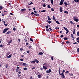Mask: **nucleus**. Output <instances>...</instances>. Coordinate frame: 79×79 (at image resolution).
Segmentation results:
<instances>
[{
    "label": "nucleus",
    "mask_w": 79,
    "mask_h": 79,
    "mask_svg": "<svg viewBox=\"0 0 79 79\" xmlns=\"http://www.w3.org/2000/svg\"><path fill=\"white\" fill-rule=\"evenodd\" d=\"M11 32V31H9L8 32H7L6 34H10Z\"/></svg>",
    "instance_id": "dca6fc26"
},
{
    "label": "nucleus",
    "mask_w": 79,
    "mask_h": 79,
    "mask_svg": "<svg viewBox=\"0 0 79 79\" xmlns=\"http://www.w3.org/2000/svg\"><path fill=\"white\" fill-rule=\"evenodd\" d=\"M43 6L44 7H45V6H46V5H45V4H43Z\"/></svg>",
    "instance_id": "09e8293b"
},
{
    "label": "nucleus",
    "mask_w": 79,
    "mask_h": 79,
    "mask_svg": "<svg viewBox=\"0 0 79 79\" xmlns=\"http://www.w3.org/2000/svg\"><path fill=\"white\" fill-rule=\"evenodd\" d=\"M38 78H40V77H42V76H41V75H38Z\"/></svg>",
    "instance_id": "aec40b11"
},
{
    "label": "nucleus",
    "mask_w": 79,
    "mask_h": 79,
    "mask_svg": "<svg viewBox=\"0 0 79 79\" xmlns=\"http://www.w3.org/2000/svg\"><path fill=\"white\" fill-rule=\"evenodd\" d=\"M29 37L27 36H26L25 37V38L24 39V40L25 41V42H27V40H29Z\"/></svg>",
    "instance_id": "f03ea898"
},
{
    "label": "nucleus",
    "mask_w": 79,
    "mask_h": 79,
    "mask_svg": "<svg viewBox=\"0 0 79 79\" xmlns=\"http://www.w3.org/2000/svg\"><path fill=\"white\" fill-rule=\"evenodd\" d=\"M74 1L75 2H79V0H74Z\"/></svg>",
    "instance_id": "4c0bfd02"
},
{
    "label": "nucleus",
    "mask_w": 79,
    "mask_h": 79,
    "mask_svg": "<svg viewBox=\"0 0 79 79\" xmlns=\"http://www.w3.org/2000/svg\"><path fill=\"white\" fill-rule=\"evenodd\" d=\"M56 23H57L58 24H60V22L58 20L56 21Z\"/></svg>",
    "instance_id": "bb28decb"
},
{
    "label": "nucleus",
    "mask_w": 79,
    "mask_h": 79,
    "mask_svg": "<svg viewBox=\"0 0 79 79\" xmlns=\"http://www.w3.org/2000/svg\"><path fill=\"white\" fill-rule=\"evenodd\" d=\"M46 11V10H41V12H45V11Z\"/></svg>",
    "instance_id": "e433bc0d"
},
{
    "label": "nucleus",
    "mask_w": 79,
    "mask_h": 79,
    "mask_svg": "<svg viewBox=\"0 0 79 79\" xmlns=\"http://www.w3.org/2000/svg\"><path fill=\"white\" fill-rule=\"evenodd\" d=\"M43 65L44 66H47V64L46 63H44L43 64Z\"/></svg>",
    "instance_id": "37998d69"
},
{
    "label": "nucleus",
    "mask_w": 79,
    "mask_h": 79,
    "mask_svg": "<svg viewBox=\"0 0 79 79\" xmlns=\"http://www.w3.org/2000/svg\"><path fill=\"white\" fill-rule=\"evenodd\" d=\"M35 62H36L37 63H39V61L37 60V59H35Z\"/></svg>",
    "instance_id": "412c9836"
},
{
    "label": "nucleus",
    "mask_w": 79,
    "mask_h": 79,
    "mask_svg": "<svg viewBox=\"0 0 79 79\" xmlns=\"http://www.w3.org/2000/svg\"><path fill=\"white\" fill-rule=\"evenodd\" d=\"M23 69L24 71H26L27 70V68H23Z\"/></svg>",
    "instance_id": "58836bf2"
},
{
    "label": "nucleus",
    "mask_w": 79,
    "mask_h": 79,
    "mask_svg": "<svg viewBox=\"0 0 79 79\" xmlns=\"http://www.w3.org/2000/svg\"><path fill=\"white\" fill-rule=\"evenodd\" d=\"M66 34L69 33V30L68 29L66 30Z\"/></svg>",
    "instance_id": "4be33fe9"
},
{
    "label": "nucleus",
    "mask_w": 79,
    "mask_h": 79,
    "mask_svg": "<svg viewBox=\"0 0 79 79\" xmlns=\"http://www.w3.org/2000/svg\"><path fill=\"white\" fill-rule=\"evenodd\" d=\"M52 19L54 20V21H56V19H55V17H54V16H53Z\"/></svg>",
    "instance_id": "393cba45"
},
{
    "label": "nucleus",
    "mask_w": 79,
    "mask_h": 79,
    "mask_svg": "<svg viewBox=\"0 0 79 79\" xmlns=\"http://www.w3.org/2000/svg\"><path fill=\"white\" fill-rule=\"evenodd\" d=\"M69 76H70V77L73 76V73H69Z\"/></svg>",
    "instance_id": "ddd939ff"
},
{
    "label": "nucleus",
    "mask_w": 79,
    "mask_h": 79,
    "mask_svg": "<svg viewBox=\"0 0 79 79\" xmlns=\"http://www.w3.org/2000/svg\"><path fill=\"white\" fill-rule=\"evenodd\" d=\"M71 37L72 38V40H74L75 38H74V35L73 34H72L71 35Z\"/></svg>",
    "instance_id": "6e6552de"
},
{
    "label": "nucleus",
    "mask_w": 79,
    "mask_h": 79,
    "mask_svg": "<svg viewBox=\"0 0 79 79\" xmlns=\"http://www.w3.org/2000/svg\"><path fill=\"white\" fill-rule=\"evenodd\" d=\"M13 30V31H16V28L14 27Z\"/></svg>",
    "instance_id": "3c124183"
},
{
    "label": "nucleus",
    "mask_w": 79,
    "mask_h": 79,
    "mask_svg": "<svg viewBox=\"0 0 79 79\" xmlns=\"http://www.w3.org/2000/svg\"><path fill=\"white\" fill-rule=\"evenodd\" d=\"M39 55H43V53L42 52H40L39 53Z\"/></svg>",
    "instance_id": "cd10ccee"
},
{
    "label": "nucleus",
    "mask_w": 79,
    "mask_h": 79,
    "mask_svg": "<svg viewBox=\"0 0 79 79\" xmlns=\"http://www.w3.org/2000/svg\"><path fill=\"white\" fill-rule=\"evenodd\" d=\"M8 30V28L4 29L3 31V33H5V32H6Z\"/></svg>",
    "instance_id": "20e7f679"
},
{
    "label": "nucleus",
    "mask_w": 79,
    "mask_h": 79,
    "mask_svg": "<svg viewBox=\"0 0 79 79\" xmlns=\"http://www.w3.org/2000/svg\"><path fill=\"white\" fill-rule=\"evenodd\" d=\"M10 54V52H8V53L6 54V55L7 56H8V55H9Z\"/></svg>",
    "instance_id": "b1692460"
},
{
    "label": "nucleus",
    "mask_w": 79,
    "mask_h": 79,
    "mask_svg": "<svg viewBox=\"0 0 79 79\" xmlns=\"http://www.w3.org/2000/svg\"><path fill=\"white\" fill-rule=\"evenodd\" d=\"M16 72H18V71H19V70L18 69H16Z\"/></svg>",
    "instance_id": "603ef678"
},
{
    "label": "nucleus",
    "mask_w": 79,
    "mask_h": 79,
    "mask_svg": "<svg viewBox=\"0 0 79 79\" xmlns=\"http://www.w3.org/2000/svg\"><path fill=\"white\" fill-rule=\"evenodd\" d=\"M24 11H26V9H23L21 10V11L22 12Z\"/></svg>",
    "instance_id": "9b49d317"
},
{
    "label": "nucleus",
    "mask_w": 79,
    "mask_h": 79,
    "mask_svg": "<svg viewBox=\"0 0 79 79\" xmlns=\"http://www.w3.org/2000/svg\"><path fill=\"white\" fill-rule=\"evenodd\" d=\"M63 37V35H61L60 37L61 38H62Z\"/></svg>",
    "instance_id": "864d4df0"
},
{
    "label": "nucleus",
    "mask_w": 79,
    "mask_h": 79,
    "mask_svg": "<svg viewBox=\"0 0 79 79\" xmlns=\"http://www.w3.org/2000/svg\"><path fill=\"white\" fill-rule=\"evenodd\" d=\"M51 11H54V9H53V8H51Z\"/></svg>",
    "instance_id": "de8ad7c7"
},
{
    "label": "nucleus",
    "mask_w": 79,
    "mask_h": 79,
    "mask_svg": "<svg viewBox=\"0 0 79 79\" xmlns=\"http://www.w3.org/2000/svg\"><path fill=\"white\" fill-rule=\"evenodd\" d=\"M40 69H41V71H43V69H43V68L42 67L40 68Z\"/></svg>",
    "instance_id": "0e129e2a"
},
{
    "label": "nucleus",
    "mask_w": 79,
    "mask_h": 79,
    "mask_svg": "<svg viewBox=\"0 0 79 79\" xmlns=\"http://www.w3.org/2000/svg\"><path fill=\"white\" fill-rule=\"evenodd\" d=\"M12 56V54H10L9 56H7V58H10V57H11Z\"/></svg>",
    "instance_id": "2eb2a0df"
},
{
    "label": "nucleus",
    "mask_w": 79,
    "mask_h": 79,
    "mask_svg": "<svg viewBox=\"0 0 79 79\" xmlns=\"http://www.w3.org/2000/svg\"><path fill=\"white\" fill-rule=\"evenodd\" d=\"M47 21L48 23L50 24V23H52V21H49L48 20H47Z\"/></svg>",
    "instance_id": "f3484780"
},
{
    "label": "nucleus",
    "mask_w": 79,
    "mask_h": 79,
    "mask_svg": "<svg viewBox=\"0 0 79 79\" xmlns=\"http://www.w3.org/2000/svg\"><path fill=\"white\" fill-rule=\"evenodd\" d=\"M60 12H62L63 11V7H61L60 8Z\"/></svg>",
    "instance_id": "9d476101"
},
{
    "label": "nucleus",
    "mask_w": 79,
    "mask_h": 79,
    "mask_svg": "<svg viewBox=\"0 0 79 79\" xmlns=\"http://www.w3.org/2000/svg\"><path fill=\"white\" fill-rule=\"evenodd\" d=\"M64 40H68V38H67V36H66L64 38Z\"/></svg>",
    "instance_id": "4468645a"
},
{
    "label": "nucleus",
    "mask_w": 79,
    "mask_h": 79,
    "mask_svg": "<svg viewBox=\"0 0 79 79\" xmlns=\"http://www.w3.org/2000/svg\"><path fill=\"white\" fill-rule=\"evenodd\" d=\"M64 4L65 6H67V2H64Z\"/></svg>",
    "instance_id": "2f4dec72"
},
{
    "label": "nucleus",
    "mask_w": 79,
    "mask_h": 79,
    "mask_svg": "<svg viewBox=\"0 0 79 79\" xmlns=\"http://www.w3.org/2000/svg\"><path fill=\"white\" fill-rule=\"evenodd\" d=\"M63 28L64 29H65V30H67L68 29V28H66L65 27H63Z\"/></svg>",
    "instance_id": "a19ab883"
},
{
    "label": "nucleus",
    "mask_w": 79,
    "mask_h": 79,
    "mask_svg": "<svg viewBox=\"0 0 79 79\" xmlns=\"http://www.w3.org/2000/svg\"><path fill=\"white\" fill-rule=\"evenodd\" d=\"M64 13H66V14H68V11H64Z\"/></svg>",
    "instance_id": "79ce46f5"
},
{
    "label": "nucleus",
    "mask_w": 79,
    "mask_h": 79,
    "mask_svg": "<svg viewBox=\"0 0 79 79\" xmlns=\"http://www.w3.org/2000/svg\"><path fill=\"white\" fill-rule=\"evenodd\" d=\"M43 69H45V70H46V69H47V67H46L45 66H43Z\"/></svg>",
    "instance_id": "f8f14e48"
},
{
    "label": "nucleus",
    "mask_w": 79,
    "mask_h": 79,
    "mask_svg": "<svg viewBox=\"0 0 79 79\" xmlns=\"http://www.w3.org/2000/svg\"><path fill=\"white\" fill-rule=\"evenodd\" d=\"M46 31H50V29H46Z\"/></svg>",
    "instance_id": "4d7b16f0"
},
{
    "label": "nucleus",
    "mask_w": 79,
    "mask_h": 79,
    "mask_svg": "<svg viewBox=\"0 0 79 79\" xmlns=\"http://www.w3.org/2000/svg\"><path fill=\"white\" fill-rule=\"evenodd\" d=\"M31 15H34V12H32L31 13Z\"/></svg>",
    "instance_id": "e2e57ef3"
},
{
    "label": "nucleus",
    "mask_w": 79,
    "mask_h": 79,
    "mask_svg": "<svg viewBox=\"0 0 79 79\" xmlns=\"http://www.w3.org/2000/svg\"><path fill=\"white\" fill-rule=\"evenodd\" d=\"M49 29H50V31H52V29L51 28V27H49Z\"/></svg>",
    "instance_id": "052dcab7"
},
{
    "label": "nucleus",
    "mask_w": 79,
    "mask_h": 79,
    "mask_svg": "<svg viewBox=\"0 0 79 79\" xmlns=\"http://www.w3.org/2000/svg\"><path fill=\"white\" fill-rule=\"evenodd\" d=\"M52 72V70H51V69H49L48 70H47L46 71V73H50V72Z\"/></svg>",
    "instance_id": "0eeeda50"
},
{
    "label": "nucleus",
    "mask_w": 79,
    "mask_h": 79,
    "mask_svg": "<svg viewBox=\"0 0 79 79\" xmlns=\"http://www.w3.org/2000/svg\"><path fill=\"white\" fill-rule=\"evenodd\" d=\"M69 73V71H67L65 72V74H68Z\"/></svg>",
    "instance_id": "ea45409f"
},
{
    "label": "nucleus",
    "mask_w": 79,
    "mask_h": 79,
    "mask_svg": "<svg viewBox=\"0 0 79 79\" xmlns=\"http://www.w3.org/2000/svg\"><path fill=\"white\" fill-rule=\"evenodd\" d=\"M77 35H78V36H79V31H78L77 32Z\"/></svg>",
    "instance_id": "6e6d98bb"
},
{
    "label": "nucleus",
    "mask_w": 79,
    "mask_h": 79,
    "mask_svg": "<svg viewBox=\"0 0 79 79\" xmlns=\"http://www.w3.org/2000/svg\"><path fill=\"white\" fill-rule=\"evenodd\" d=\"M3 9V7L2 6H0V10H2Z\"/></svg>",
    "instance_id": "473e14b6"
},
{
    "label": "nucleus",
    "mask_w": 79,
    "mask_h": 79,
    "mask_svg": "<svg viewBox=\"0 0 79 79\" xmlns=\"http://www.w3.org/2000/svg\"><path fill=\"white\" fill-rule=\"evenodd\" d=\"M11 42H12V40H11L8 43V44H11Z\"/></svg>",
    "instance_id": "c03bdc74"
},
{
    "label": "nucleus",
    "mask_w": 79,
    "mask_h": 79,
    "mask_svg": "<svg viewBox=\"0 0 79 79\" xmlns=\"http://www.w3.org/2000/svg\"><path fill=\"white\" fill-rule=\"evenodd\" d=\"M23 65H24V66H25V67H27L28 66V65L26 63H23Z\"/></svg>",
    "instance_id": "423d86ee"
},
{
    "label": "nucleus",
    "mask_w": 79,
    "mask_h": 79,
    "mask_svg": "<svg viewBox=\"0 0 79 79\" xmlns=\"http://www.w3.org/2000/svg\"><path fill=\"white\" fill-rule=\"evenodd\" d=\"M46 28L47 29H48V26H45Z\"/></svg>",
    "instance_id": "a18cd8bd"
},
{
    "label": "nucleus",
    "mask_w": 79,
    "mask_h": 79,
    "mask_svg": "<svg viewBox=\"0 0 79 79\" xmlns=\"http://www.w3.org/2000/svg\"><path fill=\"white\" fill-rule=\"evenodd\" d=\"M19 65H20V66H23V62H20Z\"/></svg>",
    "instance_id": "a211bd4d"
},
{
    "label": "nucleus",
    "mask_w": 79,
    "mask_h": 79,
    "mask_svg": "<svg viewBox=\"0 0 79 79\" xmlns=\"http://www.w3.org/2000/svg\"><path fill=\"white\" fill-rule=\"evenodd\" d=\"M75 31V29H73V34H75V32H76Z\"/></svg>",
    "instance_id": "a878e982"
},
{
    "label": "nucleus",
    "mask_w": 79,
    "mask_h": 79,
    "mask_svg": "<svg viewBox=\"0 0 79 79\" xmlns=\"http://www.w3.org/2000/svg\"><path fill=\"white\" fill-rule=\"evenodd\" d=\"M70 23H71V24H73V22L72 21H70Z\"/></svg>",
    "instance_id": "bf43d9fd"
},
{
    "label": "nucleus",
    "mask_w": 79,
    "mask_h": 79,
    "mask_svg": "<svg viewBox=\"0 0 79 79\" xmlns=\"http://www.w3.org/2000/svg\"><path fill=\"white\" fill-rule=\"evenodd\" d=\"M48 8H51V7H50V6L49 5H48Z\"/></svg>",
    "instance_id": "f704fd0d"
},
{
    "label": "nucleus",
    "mask_w": 79,
    "mask_h": 79,
    "mask_svg": "<svg viewBox=\"0 0 79 79\" xmlns=\"http://www.w3.org/2000/svg\"><path fill=\"white\" fill-rule=\"evenodd\" d=\"M6 68H8V64H6Z\"/></svg>",
    "instance_id": "8fccbe9b"
},
{
    "label": "nucleus",
    "mask_w": 79,
    "mask_h": 79,
    "mask_svg": "<svg viewBox=\"0 0 79 79\" xmlns=\"http://www.w3.org/2000/svg\"><path fill=\"white\" fill-rule=\"evenodd\" d=\"M51 2L52 5H53V0H51Z\"/></svg>",
    "instance_id": "5701e85b"
},
{
    "label": "nucleus",
    "mask_w": 79,
    "mask_h": 79,
    "mask_svg": "<svg viewBox=\"0 0 79 79\" xmlns=\"http://www.w3.org/2000/svg\"><path fill=\"white\" fill-rule=\"evenodd\" d=\"M30 41H31V42H33V40H32V39L31 38H30Z\"/></svg>",
    "instance_id": "c85d7f7f"
},
{
    "label": "nucleus",
    "mask_w": 79,
    "mask_h": 79,
    "mask_svg": "<svg viewBox=\"0 0 79 79\" xmlns=\"http://www.w3.org/2000/svg\"><path fill=\"white\" fill-rule=\"evenodd\" d=\"M48 19L49 21H51V19L50 18V16H48Z\"/></svg>",
    "instance_id": "6ab92c4d"
},
{
    "label": "nucleus",
    "mask_w": 79,
    "mask_h": 79,
    "mask_svg": "<svg viewBox=\"0 0 79 79\" xmlns=\"http://www.w3.org/2000/svg\"><path fill=\"white\" fill-rule=\"evenodd\" d=\"M20 50L21 52H22L23 50V48H21Z\"/></svg>",
    "instance_id": "72a5a7b5"
},
{
    "label": "nucleus",
    "mask_w": 79,
    "mask_h": 79,
    "mask_svg": "<svg viewBox=\"0 0 79 79\" xmlns=\"http://www.w3.org/2000/svg\"><path fill=\"white\" fill-rule=\"evenodd\" d=\"M27 53H29V50L27 51Z\"/></svg>",
    "instance_id": "13d9d810"
},
{
    "label": "nucleus",
    "mask_w": 79,
    "mask_h": 79,
    "mask_svg": "<svg viewBox=\"0 0 79 79\" xmlns=\"http://www.w3.org/2000/svg\"><path fill=\"white\" fill-rule=\"evenodd\" d=\"M73 20L76 21V22H78V21H79V20L74 17H73Z\"/></svg>",
    "instance_id": "39448f33"
},
{
    "label": "nucleus",
    "mask_w": 79,
    "mask_h": 79,
    "mask_svg": "<svg viewBox=\"0 0 79 79\" xmlns=\"http://www.w3.org/2000/svg\"><path fill=\"white\" fill-rule=\"evenodd\" d=\"M20 61H23L24 60H23V59H20Z\"/></svg>",
    "instance_id": "680f3d73"
},
{
    "label": "nucleus",
    "mask_w": 79,
    "mask_h": 79,
    "mask_svg": "<svg viewBox=\"0 0 79 79\" xmlns=\"http://www.w3.org/2000/svg\"><path fill=\"white\" fill-rule=\"evenodd\" d=\"M4 13L3 12V13H4V15H6V14H7V13H8L7 12V11L5 10L4 11Z\"/></svg>",
    "instance_id": "1a4fd4ad"
},
{
    "label": "nucleus",
    "mask_w": 79,
    "mask_h": 79,
    "mask_svg": "<svg viewBox=\"0 0 79 79\" xmlns=\"http://www.w3.org/2000/svg\"><path fill=\"white\" fill-rule=\"evenodd\" d=\"M61 69V68L60 67L59 68V73L60 75H61L62 77V78H64L65 77V76H64V73H62L61 74V73H60V69Z\"/></svg>",
    "instance_id": "f257e3e1"
},
{
    "label": "nucleus",
    "mask_w": 79,
    "mask_h": 79,
    "mask_svg": "<svg viewBox=\"0 0 79 79\" xmlns=\"http://www.w3.org/2000/svg\"><path fill=\"white\" fill-rule=\"evenodd\" d=\"M77 52H79V48H78L77 49Z\"/></svg>",
    "instance_id": "49530a36"
},
{
    "label": "nucleus",
    "mask_w": 79,
    "mask_h": 79,
    "mask_svg": "<svg viewBox=\"0 0 79 79\" xmlns=\"http://www.w3.org/2000/svg\"><path fill=\"white\" fill-rule=\"evenodd\" d=\"M0 47H3V45L1 44L0 45Z\"/></svg>",
    "instance_id": "774afa93"
},
{
    "label": "nucleus",
    "mask_w": 79,
    "mask_h": 79,
    "mask_svg": "<svg viewBox=\"0 0 79 79\" xmlns=\"http://www.w3.org/2000/svg\"><path fill=\"white\" fill-rule=\"evenodd\" d=\"M34 12L35 13H37V11L36 10H34Z\"/></svg>",
    "instance_id": "69168bd1"
},
{
    "label": "nucleus",
    "mask_w": 79,
    "mask_h": 79,
    "mask_svg": "<svg viewBox=\"0 0 79 79\" xmlns=\"http://www.w3.org/2000/svg\"><path fill=\"white\" fill-rule=\"evenodd\" d=\"M51 58V60H52V61H53V56H52Z\"/></svg>",
    "instance_id": "7c9ffc66"
},
{
    "label": "nucleus",
    "mask_w": 79,
    "mask_h": 79,
    "mask_svg": "<svg viewBox=\"0 0 79 79\" xmlns=\"http://www.w3.org/2000/svg\"><path fill=\"white\" fill-rule=\"evenodd\" d=\"M66 44H69L70 43V42L69 41H66Z\"/></svg>",
    "instance_id": "5fc2aeb1"
},
{
    "label": "nucleus",
    "mask_w": 79,
    "mask_h": 79,
    "mask_svg": "<svg viewBox=\"0 0 79 79\" xmlns=\"http://www.w3.org/2000/svg\"><path fill=\"white\" fill-rule=\"evenodd\" d=\"M31 63H35V60H33L31 62Z\"/></svg>",
    "instance_id": "c9c22d12"
},
{
    "label": "nucleus",
    "mask_w": 79,
    "mask_h": 79,
    "mask_svg": "<svg viewBox=\"0 0 79 79\" xmlns=\"http://www.w3.org/2000/svg\"><path fill=\"white\" fill-rule=\"evenodd\" d=\"M32 46L30 45L28 47V48L30 49L31 48H32Z\"/></svg>",
    "instance_id": "c756f323"
},
{
    "label": "nucleus",
    "mask_w": 79,
    "mask_h": 79,
    "mask_svg": "<svg viewBox=\"0 0 79 79\" xmlns=\"http://www.w3.org/2000/svg\"><path fill=\"white\" fill-rule=\"evenodd\" d=\"M47 26H48V27H50V25H48V24H47Z\"/></svg>",
    "instance_id": "338daca9"
},
{
    "label": "nucleus",
    "mask_w": 79,
    "mask_h": 79,
    "mask_svg": "<svg viewBox=\"0 0 79 79\" xmlns=\"http://www.w3.org/2000/svg\"><path fill=\"white\" fill-rule=\"evenodd\" d=\"M64 0H61L60 3L59 5H61L63 4V2H64Z\"/></svg>",
    "instance_id": "7ed1b4c3"
}]
</instances>
